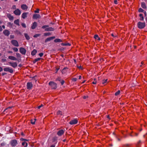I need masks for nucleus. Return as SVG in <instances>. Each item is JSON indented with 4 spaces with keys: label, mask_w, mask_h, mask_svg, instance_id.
Segmentation results:
<instances>
[{
    "label": "nucleus",
    "mask_w": 147,
    "mask_h": 147,
    "mask_svg": "<svg viewBox=\"0 0 147 147\" xmlns=\"http://www.w3.org/2000/svg\"><path fill=\"white\" fill-rule=\"evenodd\" d=\"M137 26L138 28L140 29H143L146 26V24L145 22H139L137 23Z\"/></svg>",
    "instance_id": "f257e3e1"
},
{
    "label": "nucleus",
    "mask_w": 147,
    "mask_h": 147,
    "mask_svg": "<svg viewBox=\"0 0 147 147\" xmlns=\"http://www.w3.org/2000/svg\"><path fill=\"white\" fill-rule=\"evenodd\" d=\"M49 84L52 89H56L57 87V84L54 82L50 81L49 83Z\"/></svg>",
    "instance_id": "f03ea898"
},
{
    "label": "nucleus",
    "mask_w": 147,
    "mask_h": 147,
    "mask_svg": "<svg viewBox=\"0 0 147 147\" xmlns=\"http://www.w3.org/2000/svg\"><path fill=\"white\" fill-rule=\"evenodd\" d=\"M49 26L48 25H44L42 26L41 28L42 29H45V31H53L54 30V29L52 27H48Z\"/></svg>",
    "instance_id": "7ed1b4c3"
},
{
    "label": "nucleus",
    "mask_w": 147,
    "mask_h": 147,
    "mask_svg": "<svg viewBox=\"0 0 147 147\" xmlns=\"http://www.w3.org/2000/svg\"><path fill=\"white\" fill-rule=\"evenodd\" d=\"M55 81H59L60 82L61 85H63L65 82V81L61 79V78L60 77H57V78L56 79Z\"/></svg>",
    "instance_id": "20e7f679"
},
{
    "label": "nucleus",
    "mask_w": 147,
    "mask_h": 147,
    "mask_svg": "<svg viewBox=\"0 0 147 147\" xmlns=\"http://www.w3.org/2000/svg\"><path fill=\"white\" fill-rule=\"evenodd\" d=\"M78 122V119L77 118L75 119L71 120L69 122V124L71 125L77 124Z\"/></svg>",
    "instance_id": "39448f33"
},
{
    "label": "nucleus",
    "mask_w": 147,
    "mask_h": 147,
    "mask_svg": "<svg viewBox=\"0 0 147 147\" xmlns=\"http://www.w3.org/2000/svg\"><path fill=\"white\" fill-rule=\"evenodd\" d=\"M17 144V140L16 139L13 140L10 142L11 145L12 147L15 146Z\"/></svg>",
    "instance_id": "423d86ee"
},
{
    "label": "nucleus",
    "mask_w": 147,
    "mask_h": 147,
    "mask_svg": "<svg viewBox=\"0 0 147 147\" xmlns=\"http://www.w3.org/2000/svg\"><path fill=\"white\" fill-rule=\"evenodd\" d=\"M3 70L5 71H8L11 73H13V69L10 68L9 67H6L4 68Z\"/></svg>",
    "instance_id": "0eeeda50"
},
{
    "label": "nucleus",
    "mask_w": 147,
    "mask_h": 147,
    "mask_svg": "<svg viewBox=\"0 0 147 147\" xmlns=\"http://www.w3.org/2000/svg\"><path fill=\"white\" fill-rule=\"evenodd\" d=\"M11 43L14 46L18 47L19 46V44L17 40H12L11 41Z\"/></svg>",
    "instance_id": "6e6552de"
},
{
    "label": "nucleus",
    "mask_w": 147,
    "mask_h": 147,
    "mask_svg": "<svg viewBox=\"0 0 147 147\" xmlns=\"http://www.w3.org/2000/svg\"><path fill=\"white\" fill-rule=\"evenodd\" d=\"M19 51L23 55H25L26 53V49L22 47H21Z\"/></svg>",
    "instance_id": "1a4fd4ad"
},
{
    "label": "nucleus",
    "mask_w": 147,
    "mask_h": 147,
    "mask_svg": "<svg viewBox=\"0 0 147 147\" xmlns=\"http://www.w3.org/2000/svg\"><path fill=\"white\" fill-rule=\"evenodd\" d=\"M27 88L28 90H31L33 87V84L31 82H28L27 84Z\"/></svg>",
    "instance_id": "9d476101"
},
{
    "label": "nucleus",
    "mask_w": 147,
    "mask_h": 147,
    "mask_svg": "<svg viewBox=\"0 0 147 147\" xmlns=\"http://www.w3.org/2000/svg\"><path fill=\"white\" fill-rule=\"evenodd\" d=\"M139 135L138 133L134 132L133 131H132L129 134V135L131 137L134 136H137Z\"/></svg>",
    "instance_id": "9b49d317"
},
{
    "label": "nucleus",
    "mask_w": 147,
    "mask_h": 147,
    "mask_svg": "<svg viewBox=\"0 0 147 147\" xmlns=\"http://www.w3.org/2000/svg\"><path fill=\"white\" fill-rule=\"evenodd\" d=\"M8 63L9 65L11 66L14 68H15L17 66V64L16 62H9Z\"/></svg>",
    "instance_id": "f8f14e48"
},
{
    "label": "nucleus",
    "mask_w": 147,
    "mask_h": 147,
    "mask_svg": "<svg viewBox=\"0 0 147 147\" xmlns=\"http://www.w3.org/2000/svg\"><path fill=\"white\" fill-rule=\"evenodd\" d=\"M64 130L63 129H61L57 132V134L59 136H61L64 134Z\"/></svg>",
    "instance_id": "ddd939ff"
},
{
    "label": "nucleus",
    "mask_w": 147,
    "mask_h": 147,
    "mask_svg": "<svg viewBox=\"0 0 147 147\" xmlns=\"http://www.w3.org/2000/svg\"><path fill=\"white\" fill-rule=\"evenodd\" d=\"M21 11H20L18 9H17L13 11V13L16 15H19L21 14Z\"/></svg>",
    "instance_id": "4468645a"
},
{
    "label": "nucleus",
    "mask_w": 147,
    "mask_h": 147,
    "mask_svg": "<svg viewBox=\"0 0 147 147\" xmlns=\"http://www.w3.org/2000/svg\"><path fill=\"white\" fill-rule=\"evenodd\" d=\"M37 24L36 22H34L32 24V25L31 26V28L32 29H35L37 26Z\"/></svg>",
    "instance_id": "2eb2a0df"
},
{
    "label": "nucleus",
    "mask_w": 147,
    "mask_h": 147,
    "mask_svg": "<svg viewBox=\"0 0 147 147\" xmlns=\"http://www.w3.org/2000/svg\"><path fill=\"white\" fill-rule=\"evenodd\" d=\"M3 34L5 35L8 36L10 34V32L7 30H4L3 32Z\"/></svg>",
    "instance_id": "dca6fc26"
},
{
    "label": "nucleus",
    "mask_w": 147,
    "mask_h": 147,
    "mask_svg": "<svg viewBox=\"0 0 147 147\" xmlns=\"http://www.w3.org/2000/svg\"><path fill=\"white\" fill-rule=\"evenodd\" d=\"M55 36L47 38L45 40V42H47L48 41H50L52 40L55 39Z\"/></svg>",
    "instance_id": "f3484780"
},
{
    "label": "nucleus",
    "mask_w": 147,
    "mask_h": 147,
    "mask_svg": "<svg viewBox=\"0 0 147 147\" xmlns=\"http://www.w3.org/2000/svg\"><path fill=\"white\" fill-rule=\"evenodd\" d=\"M68 69V68L67 67H65L61 71V73L62 74H65L67 72V70Z\"/></svg>",
    "instance_id": "a211bd4d"
},
{
    "label": "nucleus",
    "mask_w": 147,
    "mask_h": 147,
    "mask_svg": "<svg viewBox=\"0 0 147 147\" xmlns=\"http://www.w3.org/2000/svg\"><path fill=\"white\" fill-rule=\"evenodd\" d=\"M40 18V16L39 14H34L33 15V18L34 19H37Z\"/></svg>",
    "instance_id": "6ab92c4d"
},
{
    "label": "nucleus",
    "mask_w": 147,
    "mask_h": 147,
    "mask_svg": "<svg viewBox=\"0 0 147 147\" xmlns=\"http://www.w3.org/2000/svg\"><path fill=\"white\" fill-rule=\"evenodd\" d=\"M21 8L24 10H27L28 8V7L26 4H22L21 5Z\"/></svg>",
    "instance_id": "aec40b11"
},
{
    "label": "nucleus",
    "mask_w": 147,
    "mask_h": 147,
    "mask_svg": "<svg viewBox=\"0 0 147 147\" xmlns=\"http://www.w3.org/2000/svg\"><path fill=\"white\" fill-rule=\"evenodd\" d=\"M28 12H24L22 15V18L23 19H25L27 17V15L28 14Z\"/></svg>",
    "instance_id": "412c9836"
},
{
    "label": "nucleus",
    "mask_w": 147,
    "mask_h": 147,
    "mask_svg": "<svg viewBox=\"0 0 147 147\" xmlns=\"http://www.w3.org/2000/svg\"><path fill=\"white\" fill-rule=\"evenodd\" d=\"M141 7L144 9H146L147 8V7L146 5V4L144 2H142L141 3Z\"/></svg>",
    "instance_id": "4be33fe9"
},
{
    "label": "nucleus",
    "mask_w": 147,
    "mask_h": 147,
    "mask_svg": "<svg viewBox=\"0 0 147 147\" xmlns=\"http://www.w3.org/2000/svg\"><path fill=\"white\" fill-rule=\"evenodd\" d=\"M7 16L9 19L10 20H13V16H11L10 13L7 14Z\"/></svg>",
    "instance_id": "5701e85b"
},
{
    "label": "nucleus",
    "mask_w": 147,
    "mask_h": 147,
    "mask_svg": "<svg viewBox=\"0 0 147 147\" xmlns=\"http://www.w3.org/2000/svg\"><path fill=\"white\" fill-rule=\"evenodd\" d=\"M8 58L11 60L14 61H16L17 60V59L16 57L13 56H9L8 57Z\"/></svg>",
    "instance_id": "b1692460"
},
{
    "label": "nucleus",
    "mask_w": 147,
    "mask_h": 147,
    "mask_svg": "<svg viewBox=\"0 0 147 147\" xmlns=\"http://www.w3.org/2000/svg\"><path fill=\"white\" fill-rule=\"evenodd\" d=\"M141 140H139L136 144V147H141Z\"/></svg>",
    "instance_id": "393cba45"
},
{
    "label": "nucleus",
    "mask_w": 147,
    "mask_h": 147,
    "mask_svg": "<svg viewBox=\"0 0 147 147\" xmlns=\"http://www.w3.org/2000/svg\"><path fill=\"white\" fill-rule=\"evenodd\" d=\"M52 141L53 142H55V144L57 143V137L55 136L54 137H53L52 139Z\"/></svg>",
    "instance_id": "a878e982"
},
{
    "label": "nucleus",
    "mask_w": 147,
    "mask_h": 147,
    "mask_svg": "<svg viewBox=\"0 0 147 147\" xmlns=\"http://www.w3.org/2000/svg\"><path fill=\"white\" fill-rule=\"evenodd\" d=\"M140 18L139 20L140 21H143L144 20V17L142 13H140L139 15Z\"/></svg>",
    "instance_id": "bb28decb"
},
{
    "label": "nucleus",
    "mask_w": 147,
    "mask_h": 147,
    "mask_svg": "<svg viewBox=\"0 0 147 147\" xmlns=\"http://www.w3.org/2000/svg\"><path fill=\"white\" fill-rule=\"evenodd\" d=\"M37 52V51L36 49H34L31 52V55L32 56L35 55Z\"/></svg>",
    "instance_id": "cd10ccee"
},
{
    "label": "nucleus",
    "mask_w": 147,
    "mask_h": 147,
    "mask_svg": "<svg viewBox=\"0 0 147 147\" xmlns=\"http://www.w3.org/2000/svg\"><path fill=\"white\" fill-rule=\"evenodd\" d=\"M61 45L62 46H70L71 45V44L68 42L67 43H62Z\"/></svg>",
    "instance_id": "c85d7f7f"
},
{
    "label": "nucleus",
    "mask_w": 147,
    "mask_h": 147,
    "mask_svg": "<svg viewBox=\"0 0 147 147\" xmlns=\"http://www.w3.org/2000/svg\"><path fill=\"white\" fill-rule=\"evenodd\" d=\"M54 42H62V40L61 39L59 38H56L54 40Z\"/></svg>",
    "instance_id": "c756f323"
},
{
    "label": "nucleus",
    "mask_w": 147,
    "mask_h": 147,
    "mask_svg": "<svg viewBox=\"0 0 147 147\" xmlns=\"http://www.w3.org/2000/svg\"><path fill=\"white\" fill-rule=\"evenodd\" d=\"M94 37V38L97 39L98 40H100L101 39L99 37L98 34H95Z\"/></svg>",
    "instance_id": "7c9ffc66"
},
{
    "label": "nucleus",
    "mask_w": 147,
    "mask_h": 147,
    "mask_svg": "<svg viewBox=\"0 0 147 147\" xmlns=\"http://www.w3.org/2000/svg\"><path fill=\"white\" fill-rule=\"evenodd\" d=\"M41 58H36L33 61V63H35L36 62L38 61H40L41 59Z\"/></svg>",
    "instance_id": "2f4dec72"
},
{
    "label": "nucleus",
    "mask_w": 147,
    "mask_h": 147,
    "mask_svg": "<svg viewBox=\"0 0 147 147\" xmlns=\"http://www.w3.org/2000/svg\"><path fill=\"white\" fill-rule=\"evenodd\" d=\"M24 35L26 39H27L28 40L30 39V37L29 36H28L27 33H25L24 34Z\"/></svg>",
    "instance_id": "473e14b6"
},
{
    "label": "nucleus",
    "mask_w": 147,
    "mask_h": 147,
    "mask_svg": "<svg viewBox=\"0 0 147 147\" xmlns=\"http://www.w3.org/2000/svg\"><path fill=\"white\" fill-rule=\"evenodd\" d=\"M19 20L17 19V20H15L14 21V22L15 24H16V25H17L19 26Z\"/></svg>",
    "instance_id": "72a5a7b5"
},
{
    "label": "nucleus",
    "mask_w": 147,
    "mask_h": 147,
    "mask_svg": "<svg viewBox=\"0 0 147 147\" xmlns=\"http://www.w3.org/2000/svg\"><path fill=\"white\" fill-rule=\"evenodd\" d=\"M108 79H107L106 80L103 79L102 80V83L104 85H106V83L107 82Z\"/></svg>",
    "instance_id": "f704fd0d"
},
{
    "label": "nucleus",
    "mask_w": 147,
    "mask_h": 147,
    "mask_svg": "<svg viewBox=\"0 0 147 147\" xmlns=\"http://www.w3.org/2000/svg\"><path fill=\"white\" fill-rule=\"evenodd\" d=\"M36 120V119H34V120L32 119L30 120V123L32 124H34Z\"/></svg>",
    "instance_id": "c9c22d12"
},
{
    "label": "nucleus",
    "mask_w": 147,
    "mask_h": 147,
    "mask_svg": "<svg viewBox=\"0 0 147 147\" xmlns=\"http://www.w3.org/2000/svg\"><path fill=\"white\" fill-rule=\"evenodd\" d=\"M22 145L24 146V147H27L28 145V143L25 142H23L22 143Z\"/></svg>",
    "instance_id": "e433bc0d"
},
{
    "label": "nucleus",
    "mask_w": 147,
    "mask_h": 147,
    "mask_svg": "<svg viewBox=\"0 0 147 147\" xmlns=\"http://www.w3.org/2000/svg\"><path fill=\"white\" fill-rule=\"evenodd\" d=\"M15 32L16 33L17 35H21V32L19 30H16L15 31Z\"/></svg>",
    "instance_id": "4c0bfd02"
},
{
    "label": "nucleus",
    "mask_w": 147,
    "mask_h": 147,
    "mask_svg": "<svg viewBox=\"0 0 147 147\" xmlns=\"http://www.w3.org/2000/svg\"><path fill=\"white\" fill-rule=\"evenodd\" d=\"M60 66H57L55 67V73H57L58 70L60 69Z\"/></svg>",
    "instance_id": "58836bf2"
},
{
    "label": "nucleus",
    "mask_w": 147,
    "mask_h": 147,
    "mask_svg": "<svg viewBox=\"0 0 147 147\" xmlns=\"http://www.w3.org/2000/svg\"><path fill=\"white\" fill-rule=\"evenodd\" d=\"M57 115H62V112L61 111H60V110H59L57 112Z\"/></svg>",
    "instance_id": "ea45409f"
},
{
    "label": "nucleus",
    "mask_w": 147,
    "mask_h": 147,
    "mask_svg": "<svg viewBox=\"0 0 147 147\" xmlns=\"http://www.w3.org/2000/svg\"><path fill=\"white\" fill-rule=\"evenodd\" d=\"M131 145L129 144H124L123 146V147H131Z\"/></svg>",
    "instance_id": "a19ab883"
},
{
    "label": "nucleus",
    "mask_w": 147,
    "mask_h": 147,
    "mask_svg": "<svg viewBox=\"0 0 147 147\" xmlns=\"http://www.w3.org/2000/svg\"><path fill=\"white\" fill-rule=\"evenodd\" d=\"M77 67L79 69H80L82 70L84 69L82 66L81 65L79 66L78 65H77Z\"/></svg>",
    "instance_id": "79ce46f5"
},
{
    "label": "nucleus",
    "mask_w": 147,
    "mask_h": 147,
    "mask_svg": "<svg viewBox=\"0 0 147 147\" xmlns=\"http://www.w3.org/2000/svg\"><path fill=\"white\" fill-rule=\"evenodd\" d=\"M51 34L50 32H47L44 33V35L45 36H47L50 35Z\"/></svg>",
    "instance_id": "37998d69"
},
{
    "label": "nucleus",
    "mask_w": 147,
    "mask_h": 147,
    "mask_svg": "<svg viewBox=\"0 0 147 147\" xmlns=\"http://www.w3.org/2000/svg\"><path fill=\"white\" fill-rule=\"evenodd\" d=\"M144 10L141 8H139L138 10V11L139 12H144Z\"/></svg>",
    "instance_id": "c03bdc74"
},
{
    "label": "nucleus",
    "mask_w": 147,
    "mask_h": 147,
    "mask_svg": "<svg viewBox=\"0 0 147 147\" xmlns=\"http://www.w3.org/2000/svg\"><path fill=\"white\" fill-rule=\"evenodd\" d=\"M13 24L10 22H9L7 23V26L9 27H12Z\"/></svg>",
    "instance_id": "a18cd8bd"
},
{
    "label": "nucleus",
    "mask_w": 147,
    "mask_h": 147,
    "mask_svg": "<svg viewBox=\"0 0 147 147\" xmlns=\"http://www.w3.org/2000/svg\"><path fill=\"white\" fill-rule=\"evenodd\" d=\"M120 90H119L118 91L115 92V96H117L120 94Z\"/></svg>",
    "instance_id": "49530a36"
},
{
    "label": "nucleus",
    "mask_w": 147,
    "mask_h": 147,
    "mask_svg": "<svg viewBox=\"0 0 147 147\" xmlns=\"http://www.w3.org/2000/svg\"><path fill=\"white\" fill-rule=\"evenodd\" d=\"M94 81L92 82V83L93 84H96L97 83L96 79L95 78H94Z\"/></svg>",
    "instance_id": "de8ad7c7"
},
{
    "label": "nucleus",
    "mask_w": 147,
    "mask_h": 147,
    "mask_svg": "<svg viewBox=\"0 0 147 147\" xmlns=\"http://www.w3.org/2000/svg\"><path fill=\"white\" fill-rule=\"evenodd\" d=\"M40 34H36L34 35L33 37L34 38H36L40 36Z\"/></svg>",
    "instance_id": "09e8293b"
},
{
    "label": "nucleus",
    "mask_w": 147,
    "mask_h": 147,
    "mask_svg": "<svg viewBox=\"0 0 147 147\" xmlns=\"http://www.w3.org/2000/svg\"><path fill=\"white\" fill-rule=\"evenodd\" d=\"M16 56L17 57L20 58H21V56L20 53H16Z\"/></svg>",
    "instance_id": "8fccbe9b"
},
{
    "label": "nucleus",
    "mask_w": 147,
    "mask_h": 147,
    "mask_svg": "<svg viewBox=\"0 0 147 147\" xmlns=\"http://www.w3.org/2000/svg\"><path fill=\"white\" fill-rule=\"evenodd\" d=\"M13 107V106L11 107H8L7 108L5 109L4 111L3 112H5L6 110H7L8 109H11Z\"/></svg>",
    "instance_id": "3c124183"
},
{
    "label": "nucleus",
    "mask_w": 147,
    "mask_h": 147,
    "mask_svg": "<svg viewBox=\"0 0 147 147\" xmlns=\"http://www.w3.org/2000/svg\"><path fill=\"white\" fill-rule=\"evenodd\" d=\"M77 79L76 78H73L72 79H71V80L73 82H76L77 81Z\"/></svg>",
    "instance_id": "603ef678"
},
{
    "label": "nucleus",
    "mask_w": 147,
    "mask_h": 147,
    "mask_svg": "<svg viewBox=\"0 0 147 147\" xmlns=\"http://www.w3.org/2000/svg\"><path fill=\"white\" fill-rule=\"evenodd\" d=\"M21 25L24 28H25L26 27V25L24 23H22Z\"/></svg>",
    "instance_id": "864d4df0"
},
{
    "label": "nucleus",
    "mask_w": 147,
    "mask_h": 147,
    "mask_svg": "<svg viewBox=\"0 0 147 147\" xmlns=\"http://www.w3.org/2000/svg\"><path fill=\"white\" fill-rule=\"evenodd\" d=\"M39 9L38 8V9H37L36 10L34 11V12L35 13H39Z\"/></svg>",
    "instance_id": "5fc2aeb1"
},
{
    "label": "nucleus",
    "mask_w": 147,
    "mask_h": 147,
    "mask_svg": "<svg viewBox=\"0 0 147 147\" xmlns=\"http://www.w3.org/2000/svg\"><path fill=\"white\" fill-rule=\"evenodd\" d=\"M14 51L15 52H17L18 51V49L17 48L15 47L13 49Z\"/></svg>",
    "instance_id": "6e6d98bb"
},
{
    "label": "nucleus",
    "mask_w": 147,
    "mask_h": 147,
    "mask_svg": "<svg viewBox=\"0 0 147 147\" xmlns=\"http://www.w3.org/2000/svg\"><path fill=\"white\" fill-rule=\"evenodd\" d=\"M43 54H43V53H39V56L40 57H42L43 56Z\"/></svg>",
    "instance_id": "4d7b16f0"
},
{
    "label": "nucleus",
    "mask_w": 147,
    "mask_h": 147,
    "mask_svg": "<svg viewBox=\"0 0 147 147\" xmlns=\"http://www.w3.org/2000/svg\"><path fill=\"white\" fill-rule=\"evenodd\" d=\"M10 37L11 39H13L14 38V36L13 35H10Z\"/></svg>",
    "instance_id": "13d9d810"
},
{
    "label": "nucleus",
    "mask_w": 147,
    "mask_h": 147,
    "mask_svg": "<svg viewBox=\"0 0 147 147\" xmlns=\"http://www.w3.org/2000/svg\"><path fill=\"white\" fill-rule=\"evenodd\" d=\"M114 3L115 4H117L118 3V1L117 0H115L114 1Z\"/></svg>",
    "instance_id": "bf43d9fd"
},
{
    "label": "nucleus",
    "mask_w": 147,
    "mask_h": 147,
    "mask_svg": "<svg viewBox=\"0 0 147 147\" xmlns=\"http://www.w3.org/2000/svg\"><path fill=\"white\" fill-rule=\"evenodd\" d=\"M143 13H144V15L145 17H146L147 16V14H146V11H144V12H143Z\"/></svg>",
    "instance_id": "052dcab7"
},
{
    "label": "nucleus",
    "mask_w": 147,
    "mask_h": 147,
    "mask_svg": "<svg viewBox=\"0 0 147 147\" xmlns=\"http://www.w3.org/2000/svg\"><path fill=\"white\" fill-rule=\"evenodd\" d=\"M14 134H15V136L16 137H18V136H17V135H19V134H17V133L16 132H14L13 133Z\"/></svg>",
    "instance_id": "680f3d73"
},
{
    "label": "nucleus",
    "mask_w": 147,
    "mask_h": 147,
    "mask_svg": "<svg viewBox=\"0 0 147 147\" xmlns=\"http://www.w3.org/2000/svg\"><path fill=\"white\" fill-rule=\"evenodd\" d=\"M107 117L108 119H109V120L111 119V118L110 117L109 115H107Z\"/></svg>",
    "instance_id": "e2e57ef3"
},
{
    "label": "nucleus",
    "mask_w": 147,
    "mask_h": 147,
    "mask_svg": "<svg viewBox=\"0 0 147 147\" xmlns=\"http://www.w3.org/2000/svg\"><path fill=\"white\" fill-rule=\"evenodd\" d=\"M111 35L112 37H113L114 38L116 37H117L116 36H114L113 33L111 34Z\"/></svg>",
    "instance_id": "0e129e2a"
},
{
    "label": "nucleus",
    "mask_w": 147,
    "mask_h": 147,
    "mask_svg": "<svg viewBox=\"0 0 147 147\" xmlns=\"http://www.w3.org/2000/svg\"><path fill=\"white\" fill-rule=\"evenodd\" d=\"M9 133H12L13 132V130L12 129H10L9 130Z\"/></svg>",
    "instance_id": "69168bd1"
},
{
    "label": "nucleus",
    "mask_w": 147,
    "mask_h": 147,
    "mask_svg": "<svg viewBox=\"0 0 147 147\" xmlns=\"http://www.w3.org/2000/svg\"><path fill=\"white\" fill-rule=\"evenodd\" d=\"M43 106V105H42V104H41V105H40L38 107V109H40V108H41V107H42Z\"/></svg>",
    "instance_id": "338daca9"
},
{
    "label": "nucleus",
    "mask_w": 147,
    "mask_h": 147,
    "mask_svg": "<svg viewBox=\"0 0 147 147\" xmlns=\"http://www.w3.org/2000/svg\"><path fill=\"white\" fill-rule=\"evenodd\" d=\"M6 59H1V61L2 62H5L6 61Z\"/></svg>",
    "instance_id": "774afa93"
}]
</instances>
